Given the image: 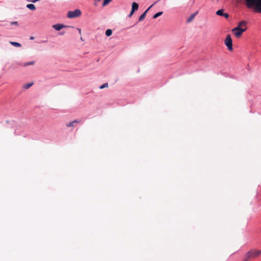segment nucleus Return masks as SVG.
Here are the masks:
<instances>
[{
  "label": "nucleus",
  "instance_id": "obj_1",
  "mask_svg": "<svg viewBox=\"0 0 261 261\" xmlns=\"http://www.w3.org/2000/svg\"><path fill=\"white\" fill-rule=\"evenodd\" d=\"M247 6L248 8H254V10L258 13H261V0H246Z\"/></svg>",
  "mask_w": 261,
  "mask_h": 261
},
{
  "label": "nucleus",
  "instance_id": "obj_2",
  "mask_svg": "<svg viewBox=\"0 0 261 261\" xmlns=\"http://www.w3.org/2000/svg\"><path fill=\"white\" fill-rule=\"evenodd\" d=\"M261 253V250H251L245 254V261H247L250 258L255 257Z\"/></svg>",
  "mask_w": 261,
  "mask_h": 261
},
{
  "label": "nucleus",
  "instance_id": "obj_3",
  "mask_svg": "<svg viewBox=\"0 0 261 261\" xmlns=\"http://www.w3.org/2000/svg\"><path fill=\"white\" fill-rule=\"evenodd\" d=\"M82 12L80 9H75L74 11H69L67 13V17L69 18H74L80 16Z\"/></svg>",
  "mask_w": 261,
  "mask_h": 261
},
{
  "label": "nucleus",
  "instance_id": "obj_4",
  "mask_svg": "<svg viewBox=\"0 0 261 261\" xmlns=\"http://www.w3.org/2000/svg\"><path fill=\"white\" fill-rule=\"evenodd\" d=\"M246 29L247 28H235L232 30V32L237 38H239L242 33L246 30Z\"/></svg>",
  "mask_w": 261,
  "mask_h": 261
},
{
  "label": "nucleus",
  "instance_id": "obj_5",
  "mask_svg": "<svg viewBox=\"0 0 261 261\" xmlns=\"http://www.w3.org/2000/svg\"><path fill=\"white\" fill-rule=\"evenodd\" d=\"M225 44L229 50L231 51L233 49L232 40L230 35L227 36L225 40Z\"/></svg>",
  "mask_w": 261,
  "mask_h": 261
},
{
  "label": "nucleus",
  "instance_id": "obj_6",
  "mask_svg": "<svg viewBox=\"0 0 261 261\" xmlns=\"http://www.w3.org/2000/svg\"><path fill=\"white\" fill-rule=\"evenodd\" d=\"M64 27L65 25L61 24H56L53 25V28L55 29L56 31H60Z\"/></svg>",
  "mask_w": 261,
  "mask_h": 261
},
{
  "label": "nucleus",
  "instance_id": "obj_7",
  "mask_svg": "<svg viewBox=\"0 0 261 261\" xmlns=\"http://www.w3.org/2000/svg\"><path fill=\"white\" fill-rule=\"evenodd\" d=\"M138 8H139V5L137 3H136V2L133 3L132 6V11H133V12H135L136 11H137L138 9Z\"/></svg>",
  "mask_w": 261,
  "mask_h": 261
},
{
  "label": "nucleus",
  "instance_id": "obj_8",
  "mask_svg": "<svg viewBox=\"0 0 261 261\" xmlns=\"http://www.w3.org/2000/svg\"><path fill=\"white\" fill-rule=\"evenodd\" d=\"M198 13V12H195L190 15V16L187 19V22L188 23L191 22L195 18L196 14Z\"/></svg>",
  "mask_w": 261,
  "mask_h": 261
},
{
  "label": "nucleus",
  "instance_id": "obj_9",
  "mask_svg": "<svg viewBox=\"0 0 261 261\" xmlns=\"http://www.w3.org/2000/svg\"><path fill=\"white\" fill-rule=\"evenodd\" d=\"M237 28H247L246 27V23L244 21H241L237 26Z\"/></svg>",
  "mask_w": 261,
  "mask_h": 261
},
{
  "label": "nucleus",
  "instance_id": "obj_10",
  "mask_svg": "<svg viewBox=\"0 0 261 261\" xmlns=\"http://www.w3.org/2000/svg\"><path fill=\"white\" fill-rule=\"evenodd\" d=\"M27 8L28 9L31 10H35L36 9V7L34 4H28L27 5Z\"/></svg>",
  "mask_w": 261,
  "mask_h": 261
},
{
  "label": "nucleus",
  "instance_id": "obj_11",
  "mask_svg": "<svg viewBox=\"0 0 261 261\" xmlns=\"http://www.w3.org/2000/svg\"><path fill=\"white\" fill-rule=\"evenodd\" d=\"M34 63H35L34 61L28 62L23 63L22 64V66H23L24 67H26V66H30V65H33L34 64Z\"/></svg>",
  "mask_w": 261,
  "mask_h": 261
},
{
  "label": "nucleus",
  "instance_id": "obj_12",
  "mask_svg": "<svg viewBox=\"0 0 261 261\" xmlns=\"http://www.w3.org/2000/svg\"><path fill=\"white\" fill-rule=\"evenodd\" d=\"M79 121L77 120H74L72 122H70L68 124H67V126L68 127H73L74 126V123H79Z\"/></svg>",
  "mask_w": 261,
  "mask_h": 261
},
{
  "label": "nucleus",
  "instance_id": "obj_13",
  "mask_svg": "<svg viewBox=\"0 0 261 261\" xmlns=\"http://www.w3.org/2000/svg\"><path fill=\"white\" fill-rule=\"evenodd\" d=\"M10 43L11 44H12L13 46H15V47H20L21 46L20 43L16 42L10 41Z\"/></svg>",
  "mask_w": 261,
  "mask_h": 261
},
{
  "label": "nucleus",
  "instance_id": "obj_14",
  "mask_svg": "<svg viewBox=\"0 0 261 261\" xmlns=\"http://www.w3.org/2000/svg\"><path fill=\"white\" fill-rule=\"evenodd\" d=\"M33 83H28L27 84H25L23 85V88L25 89H28L29 88H30L33 85Z\"/></svg>",
  "mask_w": 261,
  "mask_h": 261
},
{
  "label": "nucleus",
  "instance_id": "obj_15",
  "mask_svg": "<svg viewBox=\"0 0 261 261\" xmlns=\"http://www.w3.org/2000/svg\"><path fill=\"white\" fill-rule=\"evenodd\" d=\"M112 34V31L111 29H108L106 31V35L107 36L109 37Z\"/></svg>",
  "mask_w": 261,
  "mask_h": 261
},
{
  "label": "nucleus",
  "instance_id": "obj_16",
  "mask_svg": "<svg viewBox=\"0 0 261 261\" xmlns=\"http://www.w3.org/2000/svg\"><path fill=\"white\" fill-rule=\"evenodd\" d=\"M224 14L223 10L220 9L216 12V14L219 16H223Z\"/></svg>",
  "mask_w": 261,
  "mask_h": 261
},
{
  "label": "nucleus",
  "instance_id": "obj_17",
  "mask_svg": "<svg viewBox=\"0 0 261 261\" xmlns=\"http://www.w3.org/2000/svg\"><path fill=\"white\" fill-rule=\"evenodd\" d=\"M146 15V14L144 12L142 14H141L140 16V17H139V21H142L144 19V18L145 17Z\"/></svg>",
  "mask_w": 261,
  "mask_h": 261
},
{
  "label": "nucleus",
  "instance_id": "obj_18",
  "mask_svg": "<svg viewBox=\"0 0 261 261\" xmlns=\"http://www.w3.org/2000/svg\"><path fill=\"white\" fill-rule=\"evenodd\" d=\"M162 14H163V12H158L153 15V18L154 19H155V18H158V17H159L160 16H161Z\"/></svg>",
  "mask_w": 261,
  "mask_h": 261
},
{
  "label": "nucleus",
  "instance_id": "obj_19",
  "mask_svg": "<svg viewBox=\"0 0 261 261\" xmlns=\"http://www.w3.org/2000/svg\"><path fill=\"white\" fill-rule=\"evenodd\" d=\"M108 87V84L107 83H105V84H102V85H101L99 87V88L100 89H103L105 88H107Z\"/></svg>",
  "mask_w": 261,
  "mask_h": 261
},
{
  "label": "nucleus",
  "instance_id": "obj_20",
  "mask_svg": "<svg viewBox=\"0 0 261 261\" xmlns=\"http://www.w3.org/2000/svg\"><path fill=\"white\" fill-rule=\"evenodd\" d=\"M112 0H104L103 2V6H105L109 4Z\"/></svg>",
  "mask_w": 261,
  "mask_h": 261
},
{
  "label": "nucleus",
  "instance_id": "obj_21",
  "mask_svg": "<svg viewBox=\"0 0 261 261\" xmlns=\"http://www.w3.org/2000/svg\"><path fill=\"white\" fill-rule=\"evenodd\" d=\"M223 16H224L225 18H227L229 17V14L226 13H224Z\"/></svg>",
  "mask_w": 261,
  "mask_h": 261
},
{
  "label": "nucleus",
  "instance_id": "obj_22",
  "mask_svg": "<svg viewBox=\"0 0 261 261\" xmlns=\"http://www.w3.org/2000/svg\"><path fill=\"white\" fill-rule=\"evenodd\" d=\"M153 5H152L151 6H150L145 12L144 13H145V14H146V13H147V12L149 10V9L153 6Z\"/></svg>",
  "mask_w": 261,
  "mask_h": 261
},
{
  "label": "nucleus",
  "instance_id": "obj_23",
  "mask_svg": "<svg viewBox=\"0 0 261 261\" xmlns=\"http://www.w3.org/2000/svg\"><path fill=\"white\" fill-rule=\"evenodd\" d=\"M11 23L12 25H18V22L17 21H13V22H11Z\"/></svg>",
  "mask_w": 261,
  "mask_h": 261
},
{
  "label": "nucleus",
  "instance_id": "obj_24",
  "mask_svg": "<svg viewBox=\"0 0 261 261\" xmlns=\"http://www.w3.org/2000/svg\"><path fill=\"white\" fill-rule=\"evenodd\" d=\"M134 13V12H133V11L131 10V12L128 16L129 17H130L133 15Z\"/></svg>",
  "mask_w": 261,
  "mask_h": 261
},
{
  "label": "nucleus",
  "instance_id": "obj_25",
  "mask_svg": "<svg viewBox=\"0 0 261 261\" xmlns=\"http://www.w3.org/2000/svg\"><path fill=\"white\" fill-rule=\"evenodd\" d=\"M78 31H79V32L80 33V34L81 33V30L80 29H77Z\"/></svg>",
  "mask_w": 261,
  "mask_h": 261
},
{
  "label": "nucleus",
  "instance_id": "obj_26",
  "mask_svg": "<svg viewBox=\"0 0 261 261\" xmlns=\"http://www.w3.org/2000/svg\"><path fill=\"white\" fill-rule=\"evenodd\" d=\"M34 39V38L33 37H30V39H31V40H33V39Z\"/></svg>",
  "mask_w": 261,
  "mask_h": 261
}]
</instances>
